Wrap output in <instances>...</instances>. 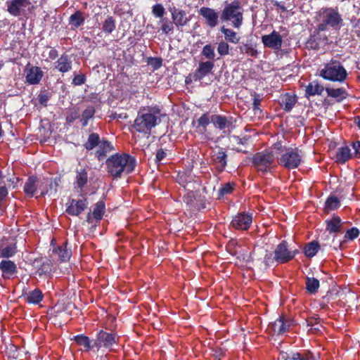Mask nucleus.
<instances>
[{
	"label": "nucleus",
	"instance_id": "f257e3e1",
	"mask_svg": "<svg viewBox=\"0 0 360 360\" xmlns=\"http://www.w3.org/2000/svg\"><path fill=\"white\" fill-rule=\"evenodd\" d=\"M136 159L127 153H115L106 160L107 172L114 179L131 173L136 167Z\"/></svg>",
	"mask_w": 360,
	"mask_h": 360
},
{
	"label": "nucleus",
	"instance_id": "f03ea898",
	"mask_svg": "<svg viewBox=\"0 0 360 360\" xmlns=\"http://www.w3.org/2000/svg\"><path fill=\"white\" fill-rule=\"evenodd\" d=\"M160 120V109L159 107H148L141 109L137 114L131 128L138 133L143 135H150L151 130Z\"/></svg>",
	"mask_w": 360,
	"mask_h": 360
},
{
	"label": "nucleus",
	"instance_id": "7ed1b4c3",
	"mask_svg": "<svg viewBox=\"0 0 360 360\" xmlns=\"http://www.w3.org/2000/svg\"><path fill=\"white\" fill-rule=\"evenodd\" d=\"M222 21H232V25L235 28H239L243 22V10L240 2L235 0L226 4L220 16Z\"/></svg>",
	"mask_w": 360,
	"mask_h": 360
},
{
	"label": "nucleus",
	"instance_id": "20e7f679",
	"mask_svg": "<svg viewBox=\"0 0 360 360\" xmlns=\"http://www.w3.org/2000/svg\"><path fill=\"white\" fill-rule=\"evenodd\" d=\"M347 72L339 61L327 63L320 72V76L326 80L343 82L347 77Z\"/></svg>",
	"mask_w": 360,
	"mask_h": 360
},
{
	"label": "nucleus",
	"instance_id": "39448f33",
	"mask_svg": "<svg viewBox=\"0 0 360 360\" xmlns=\"http://www.w3.org/2000/svg\"><path fill=\"white\" fill-rule=\"evenodd\" d=\"M302 158L303 153L298 148H288L278 159V163L287 169H294L302 164Z\"/></svg>",
	"mask_w": 360,
	"mask_h": 360
},
{
	"label": "nucleus",
	"instance_id": "423d86ee",
	"mask_svg": "<svg viewBox=\"0 0 360 360\" xmlns=\"http://www.w3.org/2000/svg\"><path fill=\"white\" fill-rule=\"evenodd\" d=\"M252 165L262 174L271 172L276 167L275 157L272 151L263 150L256 153L252 158Z\"/></svg>",
	"mask_w": 360,
	"mask_h": 360
},
{
	"label": "nucleus",
	"instance_id": "0eeeda50",
	"mask_svg": "<svg viewBox=\"0 0 360 360\" xmlns=\"http://www.w3.org/2000/svg\"><path fill=\"white\" fill-rule=\"evenodd\" d=\"M299 252L298 249L290 248L286 240H282L274 250L275 262L277 264L288 263L293 259Z\"/></svg>",
	"mask_w": 360,
	"mask_h": 360
},
{
	"label": "nucleus",
	"instance_id": "6e6552de",
	"mask_svg": "<svg viewBox=\"0 0 360 360\" xmlns=\"http://www.w3.org/2000/svg\"><path fill=\"white\" fill-rule=\"evenodd\" d=\"M7 11L14 17H26L27 12H32L34 6L30 0H9L6 2Z\"/></svg>",
	"mask_w": 360,
	"mask_h": 360
},
{
	"label": "nucleus",
	"instance_id": "1a4fd4ad",
	"mask_svg": "<svg viewBox=\"0 0 360 360\" xmlns=\"http://www.w3.org/2000/svg\"><path fill=\"white\" fill-rule=\"evenodd\" d=\"M324 14L322 22L317 25L319 31L326 30L328 26L338 29L343 22L340 13L332 8L326 9Z\"/></svg>",
	"mask_w": 360,
	"mask_h": 360
},
{
	"label": "nucleus",
	"instance_id": "9d476101",
	"mask_svg": "<svg viewBox=\"0 0 360 360\" xmlns=\"http://www.w3.org/2000/svg\"><path fill=\"white\" fill-rule=\"evenodd\" d=\"M37 182L38 178L37 176H31L28 177L23 187V191L27 196L33 197L37 188L41 191L40 196H44L47 194L49 191L47 188L49 184L48 179H44L43 181H41L40 184H37Z\"/></svg>",
	"mask_w": 360,
	"mask_h": 360
},
{
	"label": "nucleus",
	"instance_id": "9b49d317",
	"mask_svg": "<svg viewBox=\"0 0 360 360\" xmlns=\"http://www.w3.org/2000/svg\"><path fill=\"white\" fill-rule=\"evenodd\" d=\"M236 120L232 116L226 117L222 115L214 114L211 116V123L214 128L223 131L224 133L230 134L236 127Z\"/></svg>",
	"mask_w": 360,
	"mask_h": 360
},
{
	"label": "nucleus",
	"instance_id": "f8f14e48",
	"mask_svg": "<svg viewBox=\"0 0 360 360\" xmlns=\"http://www.w3.org/2000/svg\"><path fill=\"white\" fill-rule=\"evenodd\" d=\"M119 338L116 336L115 333H108L103 330H100L94 340V346L97 348V350L101 347L109 349L110 351L112 350V347L117 344Z\"/></svg>",
	"mask_w": 360,
	"mask_h": 360
},
{
	"label": "nucleus",
	"instance_id": "ddd939ff",
	"mask_svg": "<svg viewBox=\"0 0 360 360\" xmlns=\"http://www.w3.org/2000/svg\"><path fill=\"white\" fill-rule=\"evenodd\" d=\"M94 18L98 27L105 35L111 34L116 30V20L112 15L96 13Z\"/></svg>",
	"mask_w": 360,
	"mask_h": 360
},
{
	"label": "nucleus",
	"instance_id": "4468645a",
	"mask_svg": "<svg viewBox=\"0 0 360 360\" xmlns=\"http://www.w3.org/2000/svg\"><path fill=\"white\" fill-rule=\"evenodd\" d=\"M212 165L217 174L222 173L227 166L228 155L225 148L219 147L211 157Z\"/></svg>",
	"mask_w": 360,
	"mask_h": 360
},
{
	"label": "nucleus",
	"instance_id": "2eb2a0df",
	"mask_svg": "<svg viewBox=\"0 0 360 360\" xmlns=\"http://www.w3.org/2000/svg\"><path fill=\"white\" fill-rule=\"evenodd\" d=\"M252 222V214L247 212H239L232 219L231 226L236 230L247 231Z\"/></svg>",
	"mask_w": 360,
	"mask_h": 360
},
{
	"label": "nucleus",
	"instance_id": "dca6fc26",
	"mask_svg": "<svg viewBox=\"0 0 360 360\" xmlns=\"http://www.w3.org/2000/svg\"><path fill=\"white\" fill-rule=\"evenodd\" d=\"M25 72L26 82L29 84H38L44 76L39 67L30 65V63L27 65Z\"/></svg>",
	"mask_w": 360,
	"mask_h": 360
},
{
	"label": "nucleus",
	"instance_id": "f3484780",
	"mask_svg": "<svg viewBox=\"0 0 360 360\" xmlns=\"http://www.w3.org/2000/svg\"><path fill=\"white\" fill-rule=\"evenodd\" d=\"M168 10L171 13L172 20L176 27H184L188 24L190 19L186 16L184 10L178 8L174 6H169Z\"/></svg>",
	"mask_w": 360,
	"mask_h": 360
},
{
	"label": "nucleus",
	"instance_id": "a211bd4d",
	"mask_svg": "<svg viewBox=\"0 0 360 360\" xmlns=\"http://www.w3.org/2000/svg\"><path fill=\"white\" fill-rule=\"evenodd\" d=\"M88 206V201L86 198L82 200L71 199L65 212L70 216H79Z\"/></svg>",
	"mask_w": 360,
	"mask_h": 360
},
{
	"label": "nucleus",
	"instance_id": "6ab92c4d",
	"mask_svg": "<svg viewBox=\"0 0 360 360\" xmlns=\"http://www.w3.org/2000/svg\"><path fill=\"white\" fill-rule=\"evenodd\" d=\"M199 14L205 20L206 25L210 27H215L219 22V13L214 8L202 7L199 10Z\"/></svg>",
	"mask_w": 360,
	"mask_h": 360
},
{
	"label": "nucleus",
	"instance_id": "aec40b11",
	"mask_svg": "<svg viewBox=\"0 0 360 360\" xmlns=\"http://www.w3.org/2000/svg\"><path fill=\"white\" fill-rule=\"evenodd\" d=\"M214 67V63L213 61L200 62L198 68L192 74L193 80L195 82L202 80L205 77L212 72Z\"/></svg>",
	"mask_w": 360,
	"mask_h": 360
},
{
	"label": "nucleus",
	"instance_id": "412c9836",
	"mask_svg": "<svg viewBox=\"0 0 360 360\" xmlns=\"http://www.w3.org/2000/svg\"><path fill=\"white\" fill-rule=\"evenodd\" d=\"M326 224V230L329 233H342L345 232L343 229V225L345 222H343L341 218L336 214H333L330 219H326L325 221Z\"/></svg>",
	"mask_w": 360,
	"mask_h": 360
},
{
	"label": "nucleus",
	"instance_id": "4be33fe9",
	"mask_svg": "<svg viewBox=\"0 0 360 360\" xmlns=\"http://www.w3.org/2000/svg\"><path fill=\"white\" fill-rule=\"evenodd\" d=\"M105 212V202L103 200H99L95 204L93 212H88L86 220L89 224H93L94 220L96 222H99L102 219Z\"/></svg>",
	"mask_w": 360,
	"mask_h": 360
},
{
	"label": "nucleus",
	"instance_id": "5701e85b",
	"mask_svg": "<svg viewBox=\"0 0 360 360\" xmlns=\"http://www.w3.org/2000/svg\"><path fill=\"white\" fill-rule=\"evenodd\" d=\"M321 31H319L317 27L314 33L310 35L306 41L307 49L309 50H319L321 43L328 40L326 35L321 34Z\"/></svg>",
	"mask_w": 360,
	"mask_h": 360
},
{
	"label": "nucleus",
	"instance_id": "b1692460",
	"mask_svg": "<svg viewBox=\"0 0 360 360\" xmlns=\"http://www.w3.org/2000/svg\"><path fill=\"white\" fill-rule=\"evenodd\" d=\"M54 68L60 73L70 71L72 68L71 56L66 53L61 54L54 63Z\"/></svg>",
	"mask_w": 360,
	"mask_h": 360
},
{
	"label": "nucleus",
	"instance_id": "393cba45",
	"mask_svg": "<svg viewBox=\"0 0 360 360\" xmlns=\"http://www.w3.org/2000/svg\"><path fill=\"white\" fill-rule=\"evenodd\" d=\"M262 41L264 46L278 49L282 45V38L280 34L273 31L269 34H265L262 37Z\"/></svg>",
	"mask_w": 360,
	"mask_h": 360
},
{
	"label": "nucleus",
	"instance_id": "a878e982",
	"mask_svg": "<svg viewBox=\"0 0 360 360\" xmlns=\"http://www.w3.org/2000/svg\"><path fill=\"white\" fill-rule=\"evenodd\" d=\"M68 241L53 249V253L60 262H68L72 256V250L68 248Z\"/></svg>",
	"mask_w": 360,
	"mask_h": 360
},
{
	"label": "nucleus",
	"instance_id": "bb28decb",
	"mask_svg": "<svg viewBox=\"0 0 360 360\" xmlns=\"http://www.w3.org/2000/svg\"><path fill=\"white\" fill-rule=\"evenodd\" d=\"M34 266L37 269V273L39 276L50 275L52 271V262L47 258L36 259L34 261Z\"/></svg>",
	"mask_w": 360,
	"mask_h": 360
},
{
	"label": "nucleus",
	"instance_id": "cd10ccee",
	"mask_svg": "<svg viewBox=\"0 0 360 360\" xmlns=\"http://www.w3.org/2000/svg\"><path fill=\"white\" fill-rule=\"evenodd\" d=\"M95 155L98 160H103L107 154L115 150L112 143L105 139H102L98 146Z\"/></svg>",
	"mask_w": 360,
	"mask_h": 360
},
{
	"label": "nucleus",
	"instance_id": "c85d7f7f",
	"mask_svg": "<svg viewBox=\"0 0 360 360\" xmlns=\"http://www.w3.org/2000/svg\"><path fill=\"white\" fill-rule=\"evenodd\" d=\"M296 103L297 97L294 94L292 95L289 93H285L281 95L279 98V104L285 112H290L293 108Z\"/></svg>",
	"mask_w": 360,
	"mask_h": 360
},
{
	"label": "nucleus",
	"instance_id": "c756f323",
	"mask_svg": "<svg viewBox=\"0 0 360 360\" xmlns=\"http://www.w3.org/2000/svg\"><path fill=\"white\" fill-rule=\"evenodd\" d=\"M0 270L4 277L10 278L17 272V267L11 260H2L0 262Z\"/></svg>",
	"mask_w": 360,
	"mask_h": 360
},
{
	"label": "nucleus",
	"instance_id": "7c9ffc66",
	"mask_svg": "<svg viewBox=\"0 0 360 360\" xmlns=\"http://www.w3.org/2000/svg\"><path fill=\"white\" fill-rule=\"evenodd\" d=\"M326 89L317 81L309 82L306 86L305 95L307 97L314 96L315 95H321Z\"/></svg>",
	"mask_w": 360,
	"mask_h": 360
},
{
	"label": "nucleus",
	"instance_id": "2f4dec72",
	"mask_svg": "<svg viewBox=\"0 0 360 360\" xmlns=\"http://www.w3.org/2000/svg\"><path fill=\"white\" fill-rule=\"evenodd\" d=\"M352 157L351 150L348 146H342L338 148L335 154V162L340 164H345Z\"/></svg>",
	"mask_w": 360,
	"mask_h": 360
},
{
	"label": "nucleus",
	"instance_id": "473e14b6",
	"mask_svg": "<svg viewBox=\"0 0 360 360\" xmlns=\"http://www.w3.org/2000/svg\"><path fill=\"white\" fill-rule=\"evenodd\" d=\"M326 91L327 92L328 96L335 98L338 102H341L345 99L348 95L346 89L343 87L338 89L326 87Z\"/></svg>",
	"mask_w": 360,
	"mask_h": 360
},
{
	"label": "nucleus",
	"instance_id": "72a5a7b5",
	"mask_svg": "<svg viewBox=\"0 0 360 360\" xmlns=\"http://www.w3.org/2000/svg\"><path fill=\"white\" fill-rule=\"evenodd\" d=\"M85 21L84 13L81 11H77L69 18V24L72 30H76L82 26Z\"/></svg>",
	"mask_w": 360,
	"mask_h": 360
},
{
	"label": "nucleus",
	"instance_id": "f704fd0d",
	"mask_svg": "<svg viewBox=\"0 0 360 360\" xmlns=\"http://www.w3.org/2000/svg\"><path fill=\"white\" fill-rule=\"evenodd\" d=\"M88 182V173L86 169H77L75 176L76 186L82 191Z\"/></svg>",
	"mask_w": 360,
	"mask_h": 360
},
{
	"label": "nucleus",
	"instance_id": "c9c22d12",
	"mask_svg": "<svg viewBox=\"0 0 360 360\" xmlns=\"http://www.w3.org/2000/svg\"><path fill=\"white\" fill-rule=\"evenodd\" d=\"M43 298V294H21V295L18 297V301L20 303L27 302L29 304H37Z\"/></svg>",
	"mask_w": 360,
	"mask_h": 360
},
{
	"label": "nucleus",
	"instance_id": "e433bc0d",
	"mask_svg": "<svg viewBox=\"0 0 360 360\" xmlns=\"http://www.w3.org/2000/svg\"><path fill=\"white\" fill-rule=\"evenodd\" d=\"M320 245L318 241L312 240L305 244L303 248L304 255L308 258L314 257L320 250Z\"/></svg>",
	"mask_w": 360,
	"mask_h": 360
},
{
	"label": "nucleus",
	"instance_id": "4c0bfd02",
	"mask_svg": "<svg viewBox=\"0 0 360 360\" xmlns=\"http://www.w3.org/2000/svg\"><path fill=\"white\" fill-rule=\"evenodd\" d=\"M96 113L95 107L92 105L86 106V108L82 112V117L80 122L83 127H86L89 124V120L94 117Z\"/></svg>",
	"mask_w": 360,
	"mask_h": 360
},
{
	"label": "nucleus",
	"instance_id": "58836bf2",
	"mask_svg": "<svg viewBox=\"0 0 360 360\" xmlns=\"http://www.w3.org/2000/svg\"><path fill=\"white\" fill-rule=\"evenodd\" d=\"M101 141V139L98 134L91 133L89 135L87 141L84 144V147L86 150L90 151L96 147H98Z\"/></svg>",
	"mask_w": 360,
	"mask_h": 360
},
{
	"label": "nucleus",
	"instance_id": "ea45409f",
	"mask_svg": "<svg viewBox=\"0 0 360 360\" xmlns=\"http://www.w3.org/2000/svg\"><path fill=\"white\" fill-rule=\"evenodd\" d=\"M220 31L224 34V39L226 41L232 44H238L240 41V37L237 36V33L233 30L221 27Z\"/></svg>",
	"mask_w": 360,
	"mask_h": 360
},
{
	"label": "nucleus",
	"instance_id": "a19ab883",
	"mask_svg": "<svg viewBox=\"0 0 360 360\" xmlns=\"http://www.w3.org/2000/svg\"><path fill=\"white\" fill-rule=\"evenodd\" d=\"M320 285L319 280L314 277H307L305 279V286L307 292H316Z\"/></svg>",
	"mask_w": 360,
	"mask_h": 360
},
{
	"label": "nucleus",
	"instance_id": "79ce46f5",
	"mask_svg": "<svg viewBox=\"0 0 360 360\" xmlns=\"http://www.w3.org/2000/svg\"><path fill=\"white\" fill-rule=\"evenodd\" d=\"M73 340L79 346H83L85 351H89L93 348L94 344H91V341L87 336L84 335H78L73 338Z\"/></svg>",
	"mask_w": 360,
	"mask_h": 360
},
{
	"label": "nucleus",
	"instance_id": "37998d69",
	"mask_svg": "<svg viewBox=\"0 0 360 360\" xmlns=\"http://www.w3.org/2000/svg\"><path fill=\"white\" fill-rule=\"evenodd\" d=\"M233 140L236 143L238 147L235 148V150L238 153H246L247 151L245 150H243L242 148L240 147V146H245L248 144L249 140L250 139V136H244L243 137H240L238 136L233 135L232 136Z\"/></svg>",
	"mask_w": 360,
	"mask_h": 360
},
{
	"label": "nucleus",
	"instance_id": "c03bdc74",
	"mask_svg": "<svg viewBox=\"0 0 360 360\" xmlns=\"http://www.w3.org/2000/svg\"><path fill=\"white\" fill-rule=\"evenodd\" d=\"M235 186L236 184L233 182H228L226 184L221 185V186L218 191L217 198L221 199L224 195L231 194L233 192Z\"/></svg>",
	"mask_w": 360,
	"mask_h": 360
},
{
	"label": "nucleus",
	"instance_id": "a18cd8bd",
	"mask_svg": "<svg viewBox=\"0 0 360 360\" xmlns=\"http://www.w3.org/2000/svg\"><path fill=\"white\" fill-rule=\"evenodd\" d=\"M159 23L161 25V30L165 34L172 33L174 30L173 20H170L168 18H163L160 19Z\"/></svg>",
	"mask_w": 360,
	"mask_h": 360
},
{
	"label": "nucleus",
	"instance_id": "49530a36",
	"mask_svg": "<svg viewBox=\"0 0 360 360\" xmlns=\"http://www.w3.org/2000/svg\"><path fill=\"white\" fill-rule=\"evenodd\" d=\"M17 252V246L15 244H11L4 248H0V256L4 258H9L13 257Z\"/></svg>",
	"mask_w": 360,
	"mask_h": 360
},
{
	"label": "nucleus",
	"instance_id": "de8ad7c7",
	"mask_svg": "<svg viewBox=\"0 0 360 360\" xmlns=\"http://www.w3.org/2000/svg\"><path fill=\"white\" fill-rule=\"evenodd\" d=\"M340 206V201L335 195H329L326 200L325 208L328 210H335Z\"/></svg>",
	"mask_w": 360,
	"mask_h": 360
},
{
	"label": "nucleus",
	"instance_id": "09e8293b",
	"mask_svg": "<svg viewBox=\"0 0 360 360\" xmlns=\"http://www.w3.org/2000/svg\"><path fill=\"white\" fill-rule=\"evenodd\" d=\"M360 234V231L356 227H352L345 231L343 242L354 240L357 238Z\"/></svg>",
	"mask_w": 360,
	"mask_h": 360
},
{
	"label": "nucleus",
	"instance_id": "8fccbe9b",
	"mask_svg": "<svg viewBox=\"0 0 360 360\" xmlns=\"http://www.w3.org/2000/svg\"><path fill=\"white\" fill-rule=\"evenodd\" d=\"M211 122V116L209 112L203 113L197 120L198 127H202L204 130L207 129V127Z\"/></svg>",
	"mask_w": 360,
	"mask_h": 360
},
{
	"label": "nucleus",
	"instance_id": "3c124183",
	"mask_svg": "<svg viewBox=\"0 0 360 360\" xmlns=\"http://www.w3.org/2000/svg\"><path fill=\"white\" fill-rule=\"evenodd\" d=\"M192 176L191 175H188L186 173H179L176 177V181L179 185L183 186L184 188H186L188 184L191 182Z\"/></svg>",
	"mask_w": 360,
	"mask_h": 360
},
{
	"label": "nucleus",
	"instance_id": "603ef678",
	"mask_svg": "<svg viewBox=\"0 0 360 360\" xmlns=\"http://www.w3.org/2000/svg\"><path fill=\"white\" fill-rule=\"evenodd\" d=\"M79 114L78 108H74L72 109H70L67 112V116L65 118L66 124H71L74 121L79 118Z\"/></svg>",
	"mask_w": 360,
	"mask_h": 360
},
{
	"label": "nucleus",
	"instance_id": "864d4df0",
	"mask_svg": "<svg viewBox=\"0 0 360 360\" xmlns=\"http://www.w3.org/2000/svg\"><path fill=\"white\" fill-rule=\"evenodd\" d=\"M152 13L155 17L162 19L165 14V9L161 4H156L152 6Z\"/></svg>",
	"mask_w": 360,
	"mask_h": 360
},
{
	"label": "nucleus",
	"instance_id": "5fc2aeb1",
	"mask_svg": "<svg viewBox=\"0 0 360 360\" xmlns=\"http://www.w3.org/2000/svg\"><path fill=\"white\" fill-rule=\"evenodd\" d=\"M201 53L209 60H213L215 56L214 47L211 44L205 45L203 47Z\"/></svg>",
	"mask_w": 360,
	"mask_h": 360
},
{
	"label": "nucleus",
	"instance_id": "6e6d98bb",
	"mask_svg": "<svg viewBox=\"0 0 360 360\" xmlns=\"http://www.w3.org/2000/svg\"><path fill=\"white\" fill-rule=\"evenodd\" d=\"M147 64L150 65L154 70H158L162 65V59L159 57H149Z\"/></svg>",
	"mask_w": 360,
	"mask_h": 360
},
{
	"label": "nucleus",
	"instance_id": "4d7b16f0",
	"mask_svg": "<svg viewBox=\"0 0 360 360\" xmlns=\"http://www.w3.org/2000/svg\"><path fill=\"white\" fill-rule=\"evenodd\" d=\"M274 333L277 335H281L284 333L282 319H281V316L276 319L271 326Z\"/></svg>",
	"mask_w": 360,
	"mask_h": 360
},
{
	"label": "nucleus",
	"instance_id": "13d9d810",
	"mask_svg": "<svg viewBox=\"0 0 360 360\" xmlns=\"http://www.w3.org/2000/svg\"><path fill=\"white\" fill-rule=\"evenodd\" d=\"M15 179L13 177L5 176L2 179H0V187L5 186L7 188H15Z\"/></svg>",
	"mask_w": 360,
	"mask_h": 360
},
{
	"label": "nucleus",
	"instance_id": "bf43d9fd",
	"mask_svg": "<svg viewBox=\"0 0 360 360\" xmlns=\"http://www.w3.org/2000/svg\"><path fill=\"white\" fill-rule=\"evenodd\" d=\"M217 51L220 56H226L229 53V45L226 41H221L217 46Z\"/></svg>",
	"mask_w": 360,
	"mask_h": 360
},
{
	"label": "nucleus",
	"instance_id": "052dcab7",
	"mask_svg": "<svg viewBox=\"0 0 360 360\" xmlns=\"http://www.w3.org/2000/svg\"><path fill=\"white\" fill-rule=\"evenodd\" d=\"M281 319H282L283 331L285 333L293 325V320L285 315L281 316Z\"/></svg>",
	"mask_w": 360,
	"mask_h": 360
},
{
	"label": "nucleus",
	"instance_id": "680f3d73",
	"mask_svg": "<svg viewBox=\"0 0 360 360\" xmlns=\"http://www.w3.org/2000/svg\"><path fill=\"white\" fill-rule=\"evenodd\" d=\"M86 76L84 74L76 75L72 79V84L75 86H80L86 82Z\"/></svg>",
	"mask_w": 360,
	"mask_h": 360
},
{
	"label": "nucleus",
	"instance_id": "e2e57ef3",
	"mask_svg": "<svg viewBox=\"0 0 360 360\" xmlns=\"http://www.w3.org/2000/svg\"><path fill=\"white\" fill-rule=\"evenodd\" d=\"M345 243V242H343V240H338L337 235H334L333 238V240H332V243H333L332 247L335 250H342L343 248V244Z\"/></svg>",
	"mask_w": 360,
	"mask_h": 360
},
{
	"label": "nucleus",
	"instance_id": "0e129e2a",
	"mask_svg": "<svg viewBox=\"0 0 360 360\" xmlns=\"http://www.w3.org/2000/svg\"><path fill=\"white\" fill-rule=\"evenodd\" d=\"M245 52L251 56L256 57L258 52L250 44H245L244 45Z\"/></svg>",
	"mask_w": 360,
	"mask_h": 360
},
{
	"label": "nucleus",
	"instance_id": "69168bd1",
	"mask_svg": "<svg viewBox=\"0 0 360 360\" xmlns=\"http://www.w3.org/2000/svg\"><path fill=\"white\" fill-rule=\"evenodd\" d=\"M260 103H261V99L259 98V95L255 94L253 98V102H252V110L255 112L257 111H259V112H262L261 109L259 108Z\"/></svg>",
	"mask_w": 360,
	"mask_h": 360
},
{
	"label": "nucleus",
	"instance_id": "338daca9",
	"mask_svg": "<svg viewBox=\"0 0 360 360\" xmlns=\"http://www.w3.org/2000/svg\"><path fill=\"white\" fill-rule=\"evenodd\" d=\"M166 152L162 148L158 150L155 158V163L159 165L161 161L166 157Z\"/></svg>",
	"mask_w": 360,
	"mask_h": 360
},
{
	"label": "nucleus",
	"instance_id": "774afa93",
	"mask_svg": "<svg viewBox=\"0 0 360 360\" xmlns=\"http://www.w3.org/2000/svg\"><path fill=\"white\" fill-rule=\"evenodd\" d=\"M274 262H275V255L274 256V257H272L271 253L265 255V256L264 257V263L266 266H271Z\"/></svg>",
	"mask_w": 360,
	"mask_h": 360
}]
</instances>
